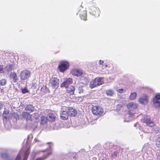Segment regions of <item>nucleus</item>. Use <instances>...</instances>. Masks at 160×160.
I'll return each instance as SVG.
<instances>
[{
  "instance_id": "nucleus-39",
  "label": "nucleus",
  "mask_w": 160,
  "mask_h": 160,
  "mask_svg": "<svg viewBox=\"0 0 160 160\" xmlns=\"http://www.w3.org/2000/svg\"><path fill=\"white\" fill-rule=\"evenodd\" d=\"M118 153V152H115L113 154L114 155H115V156H116L117 155V154Z\"/></svg>"
},
{
  "instance_id": "nucleus-8",
  "label": "nucleus",
  "mask_w": 160,
  "mask_h": 160,
  "mask_svg": "<svg viewBox=\"0 0 160 160\" xmlns=\"http://www.w3.org/2000/svg\"><path fill=\"white\" fill-rule=\"evenodd\" d=\"M30 71L27 70H24L20 72V77L21 80H25L30 77Z\"/></svg>"
},
{
  "instance_id": "nucleus-19",
  "label": "nucleus",
  "mask_w": 160,
  "mask_h": 160,
  "mask_svg": "<svg viewBox=\"0 0 160 160\" xmlns=\"http://www.w3.org/2000/svg\"><path fill=\"white\" fill-rule=\"evenodd\" d=\"M34 108L31 104L28 105L25 107V110L28 111L29 112H33L34 111Z\"/></svg>"
},
{
  "instance_id": "nucleus-9",
  "label": "nucleus",
  "mask_w": 160,
  "mask_h": 160,
  "mask_svg": "<svg viewBox=\"0 0 160 160\" xmlns=\"http://www.w3.org/2000/svg\"><path fill=\"white\" fill-rule=\"evenodd\" d=\"M65 110H67L68 116L70 117H75L77 114L76 110L71 107H66Z\"/></svg>"
},
{
  "instance_id": "nucleus-37",
  "label": "nucleus",
  "mask_w": 160,
  "mask_h": 160,
  "mask_svg": "<svg viewBox=\"0 0 160 160\" xmlns=\"http://www.w3.org/2000/svg\"><path fill=\"white\" fill-rule=\"evenodd\" d=\"M4 106V104L2 103V102H0V110L2 109Z\"/></svg>"
},
{
  "instance_id": "nucleus-3",
  "label": "nucleus",
  "mask_w": 160,
  "mask_h": 160,
  "mask_svg": "<svg viewBox=\"0 0 160 160\" xmlns=\"http://www.w3.org/2000/svg\"><path fill=\"white\" fill-rule=\"evenodd\" d=\"M138 104L134 102H130L127 105V108L129 110L128 112V114L129 116L131 117L134 116V113L132 112L131 111H133L136 109L138 107Z\"/></svg>"
},
{
  "instance_id": "nucleus-38",
  "label": "nucleus",
  "mask_w": 160,
  "mask_h": 160,
  "mask_svg": "<svg viewBox=\"0 0 160 160\" xmlns=\"http://www.w3.org/2000/svg\"><path fill=\"white\" fill-rule=\"evenodd\" d=\"M20 156L18 154L15 160H20Z\"/></svg>"
},
{
  "instance_id": "nucleus-1",
  "label": "nucleus",
  "mask_w": 160,
  "mask_h": 160,
  "mask_svg": "<svg viewBox=\"0 0 160 160\" xmlns=\"http://www.w3.org/2000/svg\"><path fill=\"white\" fill-rule=\"evenodd\" d=\"M91 111L94 115L98 117H101L105 114L103 108L99 105H92Z\"/></svg>"
},
{
  "instance_id": "nucleus-24",
  "label": "nucleus",
  "mask_w": 160,
  "mask_h": 160,
  "mask_svg": "<svg viewBox=\"0 0 160 160\" xmlns=\"http://www.w3.org/2000/svg\"><path fill=\"white\" fill-rule=\"evenodd\" d=\"M137 93L136 92H132L129 97V99L131 100H133L135 99L137 96Z\"/></svg>"
},
{
  "instance_id": "nucleus-43",
  "label": "nucleus",
  "mask_w": 160,
  "mask_h": 160,
  "mask_svg": "<svg viewBox=\"0 0 160 160\" xmlns=\"http://www.w3.org/2000/svg\"><path fill=\"white\" fill-rule=\"evenodd\" d=\"M111 65L112 66V64H111Z\"/></svg>"
},
{
  "instance_id": "nucleus-34",
  "label": "nucleus",
  "mask_w": 160,
  "mask_h": 160,
  "mask_svg": "<svg viewBox=\"0 0 160 160\" xmlns=\"http://www.w3.org/2000/svg\"><path fill=\"white\" fill-rule=\"evenodd\" d=\"M21 90L23 94H25L29 92L27 89V87H25L23 88H22Z\"/></svg>"
},
{
  "instance_id": "nucleus-18",
  "label": "nucleus",
  "mask_w": 160,
  "mask_h": 160,
  "mask_svg": "<svg viewBox=\"0 0 160 160\" xmlns=\"http://www.w3.org/2000/svg\"><path fill=\"white\" fill-rule=\"evenodd\" d=\"M153 103L157 104L159 107H160V95H156L153 99Z\"/></svg>"
},
{
  "instance_id": "nucleus-26",
  "label": "nucleus",
  "mask_w": 160,
  "mask_h": 160,
  "mask_svg": "<svg viewBox=\"0 0 160 160\" xmlns=\"http://www.w3.org/2000/svg\"><path fill=\"white\" fill-rule=\"evenodd\" d=\"M1 158L3 159H7L8 158L9 155L6 152L2 153L1 155Z\"/></svg>"
},
{
  "instance_id": "nucleus-29",
  "label": "nucleus",
  "mask_w": 160,
  "mask_h": 160,
  "mask_svg": "<svg viewBox=\"0 0 160 160\" xmlns=\"http://www.w3.org/2000/svg\"><path fill=\"white\" fill-rule=\"evenodd\" d=\"M116 90L119 93H124L126 92V90L123 88H120L118 87L116 88Z\"/></svg>"
},
{
  "instance_id": "nucleus-44",
  "label": "nucleus",
  "mask_w": 160,
  "mask_h": 160,
  "mask_svg": "<svg viewBox=\"0 0 160 160\" xmlns=\"http://www.w3.org/2000/svg\"><path fill=\"white\" fill-rule=\"evenodd\" d=\"M50 143V142H49V143H49H49Z\"/></svg>"
},
{
  "instance_id": "nucleus-33",
  "label": "nucleus",
  "mask_w": 160,
  "mask_h": 160,
  "mask_svg": "<svg viewBox=\"0 0 160 160\" xmlns=\"http://www.w3.org/2000/svg\"><path fill=\"white\" fill-rule=\"evenodd\" d=\"M122 104L121 103L117 104L116 105V110L118 111L120 110L122 107Z\"/></svg>"
},
{
  "instance_id": "nucleus-5",
  "label": "nucleus",
  "mask_w": 160,
  "mask_h": 160,
  "mask_svg": "<svg viewBox=\"0 0 160 160\" xmlns=\"http://www.w3.org/2000/svg\"><path fill=\"white\" fill-rule=\"evenodd\" d=\"M49 84L53 89H56L59 86V80L57 78L52 77L50 79Z\"/></svg>"
},
{
  "instance_id": "nucleus-16",
  "label": "nucleus",
  "mask_w": 160,
  "mask_h": 160,
  "mask_svg": "<svg viewBox=\"0 0 160 160\" xmlns=\"http://www.w3.org/2000/svg\"><path fill=\"white\" fill-rule=\"evenodd\" d=\"M66 92L69 95H73L74 94L75 88L72 86L70 85L67 88Z\"/></svg>"
},
{
  "instance_id": "nucleus-32",
  "label": "nucleus",
  "mask_w": 160,
  "mask_h": 160,
  "mask_svg": "<svg viewBox=\"0 0 160 160\" xmlns=\"http://www.w3.org/2000/svg\"><path fill=\"white\" fill-rule=\"evenodd\" d=\"M30 59H31L29 58L28 57H25L24 58V60L23 61L25 63H27L28 64H29L31 62Z\"/></svg>"
},
{
  "instance_id": "nucleus-31",
  "label": "nucleus",
  "mask_w": 160,
  "mask_h": 160,
  "mask_svg": "<svg viewBox=\"0 0 160 160\" xmlns=\"http://www.w3.org/2000/svg\"><path fill=\"white\" fill-rule=\"evenodd\" d=\"M30 148L28 147L25 152L24 157L28 158V156L30 153Z\"/></svg>"
},
{
  "instance_id": "nucleus-45",
  "label": "nucleus",
  "mask_w": 160,
  "mask_h": 160,
  "mask_svg": "<svg viewBox=\"0 0 160 160\" xmlns=\"http://www.w3.org/2000/svg\"><path fill=\"white\" fill-rule=\"evenodd\" d=\"M50 148H51V146H50Z\"/></svg>"
},
{
  "instance_id": "nucleus-42",
  "label": "nucleus",
  "mask_w": 160,
  "mask_h": 160,
  "mask_svg": "<svg viewBox=\"0 0 160 160\" xmlns=\"http://www.w3.org/2000/svg\"><path fill=\"white\" fill-rule=\"evenodd\" d=\"M1 112H0V117L1 116Z\"/></svg>"
},
{
  "instance_id": "nucleus-4",
  "label": "nucleus",
  "mask_w": 160,
  "mask_h": 160,
  "mask_svg": "<svg viewBox=\"0 0 160 160\" xmlns=\"http://www.w3.org/2000/svg\"><path fill=\"white\" fill-rule=\"evenodd\" d=\"M69 67V63L67 61H63L60 62L58 67L59 72H63L67 70Z\"/></svg>"
},
{
  "instance_id": "nucleus-2",
  "label": "nucleus",
  "mask_w": 160,
  "mask_h": 160,
  "mask_svg": "<svg viewBox=\"0 0 160 160\" xmlns=\"http://www.w3.org/2000/svg\"><path fill=\"white\" fill-rule=\"evenodd\" d=\"M103 83L104 82L103 78L97 77L91 82L89 87L92 89Z\"/></svg>"
},
{
  "instance_id": "nucleus-7",
  "label": "nucleus",
  "mask_w": 160,
  "mask_h": 160,
  "mask_svg": "<svg viewBox=\"0 0 160 160\" xmlns=\"http://www.w3.org/2000/svg\"><path fill=\"white\" fill-rule=\"evenodd\" d=\"M100 12V10L97 7L93 6H92L89 9V13L95 17H98L99 16Z\"/></svg>"
},
{
  "instance_id": "nucleus-25",
  "label": "nucleus",
  "mask_w": 160,
  "mask_h": 160,
  "mask_svg": "<svg viewBox=\"0 0 160 160\" xmlns=\"http://www.w3.org/2000/svg\"><path fill=\"white\" fill-rule=\"evenodd\" d=\"M106 93L107 96H112L114 94L113 90L111 89L106 90Z\"/></svg>"
},
{
  "instance_id": "nucleus-20",
  "label": "nucleus",
  "mask_w": 160,
  "mask_h": 160,
  "mask_svg": "<svg viewBox=\"0 0 160 160\" xmlns=\"http://www.w3.org/2000/svg\"><path fill=\"white\" fill-rule=\"evenodd\" d=\"M87 11L86 10H83L81 12L80 14V17L82 19L86 21L87 20Z\"/></svg>"
},
{
  "instance_id": "nucleus-35",
  "label": "nucleus",
  "mask_w": 160,
  "mask_h": 160,
  "mask_svg": "<svg viewBox=\"0 0 160 160\" xmlns=\"http://www.w3.org/2000/svg\"><path fill=\"white\" fill-rule=\"evenodd\" d=\"M4 73V70L3 65H0V73Z\"/></svg>"
},
{
  "instance_id": "nucleus-15",
  "label": "nucleus",
  "mask_w": 160,
  "mask_h": 160,
  "mask_svg": "<svg viewBox=\"0 0 160 160\" xmlns=\"http://www.w3.org/2000/svg\"><path fill=\"white\" fill-rule=\"evenodd\" d=\"M61 118L63 120H66L68 119V115L67 110H62L60 112Z\"/></svg>"
},
{
  "instance_id": "nucleus-6",
  "label": "nucleus",
  "mask_w": 160,
  "mask_h": 160,
  "mask_svg": "<svg viewBox=\"0 0 160 160\" xmlns=\"http://www.w3.org/2000/svg\"><path fill=\"white\" fill-rule=\"evenodd\" d=\"M143 122L147 124V125L150 127H152L155 125L154 123L151 120L149 116L145 115L142 119Z\"/></svg>"
},
{
  "instance_id": "nucleus-17",
  "label": "nucleus",
  "mask_w": 160,
  "mask_h": 160,
  "mask_svg": "<svg viewBox=\"0 0 160 160\" xmlns=\"http://www.w3.org/2000/svg\"><path fill=\"white\" fill-rule=\"evenodd\" d=\"M71 73L72 75L76 76H80L82 74L81 70L77 69H73L71 71Z\"/></svg>"
},
{
  "instance_id": "nucleus-13",
  "label": "nucleus",
  "mask_w": 160,
  "mask_h": 160,
  "mask_svg": "<svg viewBox=\"0 0 160 160\" xmlns=\"http://www.w3.org/2000/svg\"><path fill=\"white\" fill-rule=\"evenodd\" d=\"M10 79L13 83L16 82L18 80V77L15 72H11L9 76Z\"/></svg>"
},
{
  "instance_id": "nucleus-30",
  "label": "nucleus",
  "mask_w": 160,
  "mask_h": 160,
  "mask_svg": "<svg viewBox=\"0 0 160 160\" xmlns=\"http://www.w3.org/2000/svg\"><path fill=\"white\" fill-rule=\"evenodd\" d=\"M156 145L157 147L160 148V135L156 139Z\"/></svg>"
},
{
  "instance_id": "nucleus-12",
  "label": "nucleus",
  "mask_w": 160,
  "mask_h": 160,
  "mask_svg": "<svg viewBox=\"0 0 160 160\" xmlns=\"http://www.w3.org/2000/svg\"><path fill=\"white\" fill-rule=\"evenodd\" d=\"M56 114L55 113H49L47 116V119L50 122H53L56 119Z\"/></svg>"
},
{
  "instance_id": "nucleus-22",
  "label": "nucleus",
  "mask_w": 160,
  "mask_h": 160,
  "mask_svg": "<svg viewBox=\"0 0 160 160\" xmlns=\"http://www.w3.org/2000/svg\"><path fill=\"white\" fill-rule=\"evenodd\" d=\"M47 117L43 116L41 117L40 123L42 124H45L47 123Z\"/></svg>"
},
{
  "instance_id": "nucleus-36",
  "label": "nucleus",
  "mask_w": 160,
  "mask_h": 160,
  "mask_svg": "<svg viewBox=\"0 0 160 160\" xmlns=\"http://www.w3.org/2000/svg\"><path fill=\"white\" fill-rule=\"evenodd\" d=\"M104 63V62L103 61H102L101 60H100L99 61V64L100 65H102V67H103V63Z\"/></svg>"
},
{
  "instance_id": "nucleus-40",
  "label": "nucleus",
  "mask_w": 160,
  "mask_h": 160,
  "mask_svg": "<svg viewBox=\"0 0 160 160\" xmlns=\"http://www.w3.org/2000/svg\"><path fill=\"white\" fill-rule=\"evenodd\" d=\"M28 158L24 156L23 160H27Z\"/></svg>"
},
{
  "instance_id": "nucleus-10",
  "label": "nucleus",
  "mask_w": 160,
  "mask_h": 160,
  "mask_svg": "<svg viewBox=\"0 0 160 160\" xmlns=\"http://www.w3.org/2000/svg\"><path fill=\"white\" fill-rule=\"evenodd\" d=\"M22 116L27 121H32V115L30 114L29 112H28L25 111L22 112Z\"/></svg>"
},
{
  "instance_id": "nucleus-28",
  "label": "nucleus",
  "mask_w": 160,
  "mask_h": 160,
  "mask_svg": "<svg viewBox=\"0 0 160 160\" xmlns=\"http://www.w3.org/2000/svg\"><path fill=\"white\" fill-rule=\"evenodd\" d=\"M7 83V81L6 79H2L0 80V86H4Z\"/></svg>"
},
{
  "instance_id": "nucleus-27",
  "label": "nucleus",
  "mask_w": 160,
  "mask_h": 160,
  "mask_svg": "<svg viewBox=\"0 0 160 160\" xmlns=\"http://www.w3.org/2000/svg\"><path fill=\"white\" fill-rule=\"evenodd\" d=\"M9 114V111L8 110H5L2 114V116L3 118L6 120H7L8 118L7 115Z\"/></svg>"
},
{
  "instance_id": "nucleus-23",
  "label": "nucleus",
  "mask_w": 160,
  "mask_h": 160,
  "mask_svg": "<svg viewBox=\"0 0 160 160\" xmlns=\"http://www.w3.org/2000/svg\"><path fill=\"white\" fill-rule=\"evenodd\" d=\"M13 65L12 64H9L6 66L5 68V70L7 72H10L12 70Z\"/></svg>"
},
{
  "instance_id": "nucleus-21",
  "label": "nucleus",
  "mask_w": 160,
  "mask_h": 160,
  "mask_svg": "<svg viewBox=\"0 0 160 160\" xmlns=\"http://www.w3.org/2000/svg\"><path fill=\"white\" fill-rule=\"evenodd\" d=\"M52 153L51 151L48 152H46L44 155L42 157L37 158L36 160H44L48 158L50 155Z\"/></svg>"
},
{
  "instance_id": "nucleus-11",
  "label": "nucleus",
  "mask_w": 160,
  "mask_h": 160,
  "mask_svg": "<svg viewBox=\"0 0 160 160\" xmlns=\"http://www.w3.org/2000/svg\"><path fill=\"white\" fill-rule=\"evenodd\" d=\"M138 101L140 103L146 104L148 102V97L146 94H144L139 99Z\"/></svg>"
},
{
  "instance_id": "nucleus-14",
  "label": "nucleus",
  "mask_w": 160,
  "mask_h": 160,
  "mask_svg": "<svg viewBox=\"0 0 160 160\" xmlns=\"http://www.w3.org/2000/svg\"><path fill=\"white\" fill-rule=\"evenodd\" d=\"M72 78H68L61 84V87L67 88L69 86V85L72 84Z\"/></svg>"
},
{
  "instance_id": "nucleus-41",
  "label": "nucleus",
  "mask_w": 160,
  "mask_h": 160,
  "mask_svg": "<svg viewBox=\"0 0 160 160\" xmlns=\"http://www.w3.org/2000/svg\"><path fill=\"white\" fill-rule=\"evenodd\" d=\"M107 66H108V65H105V67H107Z\"/></svg>"
}]
</instances>
